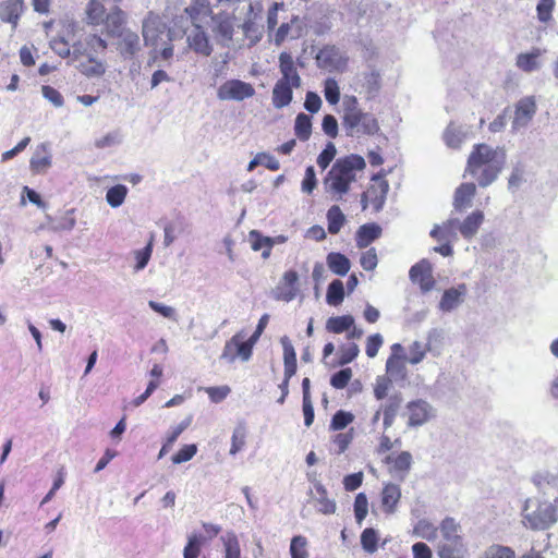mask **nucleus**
I'll use <instances>...</instances> for the list:
<instances>
[{
	"label": "nucleus",
	"mask_w": 558,
	"mask_h": 558,
	"mask_svg": "<svg viewBox=\"0 0 558 558\" xmlns=\"http://www.w3.org/2000/svg\"><path fill=\"white\" fill-rule=\"evenodd\" d=\"M365 167L364 158L356 154L338 158L324 178L323 183L326 191L339 195L347 194L350 184L356 181L355 171H362Z\"/></svg>",
	"instance_id": "nucleus-2"
},
{
	"label": "nucleus",
	"mask_w": 558,
	"mask_h": 558,
	"mask_svg": "<svg viewBox=\"0 0 558 558\" xmlns=\"http://www.w3.org/2000/svg\"><path fill=\"white\" fill-rule=\"evenodd\" d=\"M73 210H68L63 216L52 221L54 231H70L75 226V218L72 216Z\"/></svg>",
	"instance_id": "nucleus-60"
},
{
	"label": "nucleus",
	"mask_w": 558,
	"mask_h": 558,
	"mask_svg": "<svg viewBox=\"0 0 558 558\" xmlns=\"http://www.w3.org/2000/svg\"><path fill=\"white\" fill-rule=\"evenodd\" d=\"M337 154L336 146L333 143L329 142L327 143L326 147L323 149V151L317 157V165L325 170L330 162L333 160L335 156Z\"/></svg>",
	"instance_id": "nucleus-64"
},
{
	"label": "nucleus",
	"mask_w": 558,
	"mask_h": 558,
	"mask_svg": "<svg viewBox=\"0 0 558 558\" xmlns=\"http://www.w3.org/2000/svg\"><path fill=\"white\" fill-rule=\"evenodd\" d=\"M466 294L465 283H459L457 287L445 290L438 304L439 311L450 313L457 310L464 302Z\"/></svg>",
	"instance_id": "nucleus-12"
},
{
	"label": "nucleus",
	"mask_w": 558,
	"mask_h": 558,
	"mask_svg": "<svg viewBox=\"0 0 558 558\" xmlns=\"http://www.w3.org/2000/svg\"><path fill=\"white\" fill-rule=\"evenodd\" d=\"M354 325V318L351 315L332 316L327 319L326 329L332 333H342L350 330Z\"/></svg>",
	"instance_id": "nucleus-36"
},
{
	"label": "nucleus",
	"mask_w": 558,
	"mask_h": 558,
	"mask_svg": "<svg viewBox=\"0 0 558 558\" xmlns=\"http://www.w3.org/2000/svg\"><path fill=\"white\" fill-rule=\"evenodd\" d=\"M255 95V88L252 84L241 80H228L220 85L217 97L220 100L242 101Z\"/></svg>",
	"instance_id": "nucleus-7"
},
{
	"label": "nucleus",
	"mask_w": 558,
	"mask_h": 558,
	"mask_svg": "<svg viewBox=\"0 0 558 558\" xmlns=\"http://www.w3.org/2000/svg\"><path fill=\"white\" fill-rule=\"evenodd\" d=\"M292 84L278 82L272 89V105L276 109H282L290 105L293 98Z\"/></svg>",
	"instance_id": "nucleus-22"
},
{
	"label": "nucleus",
	"mask_w": 558,
	"mask_h": 558,
	"mask_svg": "<svg viewBox=\"0 0 558 558\" xmlns=\"http://www.w3.org/2000/svg\"><path fill=\"white\" fill-rule=\"evenodd\" d=\"M344 299V286L343 282L339 279L332 280L326 293V302L329 305L338 306L343 302Z\"/></svg>",
	"instance_id": "nucleus-39"
},
{
	"label": "nucleus",
	"mask_w": 558,
	"mask_h": 558,
	"mask_svg": "<svg viewBox=\"0 0 558 558\" xmlns=\"http://www.w3.org/2000/svg\"><path fill=\"white\" fill-rule=\"evenodd\" d=\"M197 452V446L195 444L184 445L175 454L172 456L171 460L174 464H181L190 461Z\"/></svg>",
	"instance_id": "nucleus-58"
},
{
	"label": "nucleus",
	"mask_w": 558,
	"mask_h": 558,
	"mask_svg": "<svg viewBox=\"0 0 558 558\" xmlns=\"http://www.w3.org/2000/svg\"><path fill=\"white\" fill-rule=\"evenodd\" d=\"M458 218H449L442 225H435L430 230L429 235L436 241H447L457 239Z\"/></svg>",
	"instance_id": "nucleus-19"
},
{
	"label": "nucleus",
	"mask_w": 558,
	"mask_h": 558,
	"mask_svg": "<svg viewBox=\"0 0 558 558\" xmlns=\"http://www.w3.org/2000/svg\"><path fill=\"white\" fill-rule=\"evenodd\" d=\"M360 353L359 345L356 343H349L340 348L339 365L343 366L351 363Z\"/></svg>",
	"instance_id": "nucleus-59"
},
{
	"label": "nucleus",
	"mask_w": 558,
	"mask_h": 558,
	"mask_svg": "<svg viewBox=\"0 0 558 558\" xmlns=\"http://www.w3.org/2000/svg\"><path fill=\"white\" fill-rule=\"evenodd\" d=\"M383 229L375 222L362 225L355 235L356 246L366 248L371 243L380 238Z\"/></svg>",
	"instance_id": "nucleus-18"
},
{
	"label": "nucleus",
	"mask_w": 558,
	"mask_h": 558,
	"mask_svg": "<svg viewBox=\"0 0 558 558\" xmlns=\"http://www.w3.org/2000/svg\"><path fill=\"white\" fill-rule=\"evenodd\" d=\"M86 13L92 24H98L104 20L105 7L98 0H89Z\"/></svg>",
	"instance_id": "nucleus-54"
},
{
	"label": "nucleus",
	"mask_w": 558,
	"mask_h": 558,
	"mask_svg": "<svg viewBox=\"0 0 558 558\" xmlns=\"http://www.w3.org/2000/svg\"><path fill=\"white\" fill-rule=\"evenodd\" d=\"M409 277L413 283L420 284L423 293L432 291L436 283L433 277V266L426 258L421 259L410 268Z\"/></svg>",
	"instance_id": "nucleus-9"
},
{
	"label": "nucleus",
	"mask_w": 558,
	"mask_h": 558,
	"mask_svg": "<svg viewBox=\"0 0 558 558\" xmlns=\"http://www.w3.org/2000/svg\"><path fill=\"white\" fill-rule=\"evenodd\" d=\"M439 529L446 542H463L460 535L461 526L453 518L446 517Z\"/></svg>",
	"instance_id": "nucleus-34"
},
{
	"label": "nucleus",
	"mask_w": 558,
	"mask_h": 558,
	"mask_svg": "<svg viewBox=\"0 0 558 558\" xmlns=\"http://www.w3.org/2000/svg\"><path fill=\"white\" fill-rule=\"evenodd\" d=\"M194 28L187 36L189 46L195 52L201 53L203 56H210L213 52V47L209 44V39L203 27L196 23H193Z\"/></svg>",
	"instance_id": "nucleus-16"
},
{
	"label": "nucleus",
	"mask_w": 558,
	"mask_h": 558,
	"mask_svg": "<svg viewBox=\"0 0 558 558\" xmlns=\"http://www.w3.org/2000/svg\"><path fill=\"white\" fill-rule=\"evenodd\" d=\"M245 438H246V429L243 425H239L234 428L232 438H231V448H230V454H236L240 450L243 449L245 445Z\"/></svg>",
	"instance_id": "nucleus-56"
},
{
	"label": "nucleus",
	"mask_w": 558,
	"mask_h": 558,
	"mask_svg": "<svg viewBox=\"0 0 558 558\" xmlns=\"http://www.w3.org/2000/svg\"><path fill=\"white\" fill-rule=\"evenodd\" d=\"M205 538L198 534H192L187 538V543L183 549L184 558H198Z\"/></svg>",
	"instance_id": "nucleus-44"
},
{
	"label": "nucleus",
	"mask_w": 558,
	"mask_h": 558,
	"mask_svg": "<svg viewBox=\"0 0 558 558\" xmlns=\"http://www.w3.org/2000/svg\"><path fill=\"white\" fill-rule=\"evenodd\" d=\"M400 498L401 489L399 485L392 483L385 485L381 492V504L385 512L395 513Z\"/></svg>",
	"instance_id": "nucleus-23"
},
{
	"label": "nucleus",
	"mask_w": 558,
	"mask_h": 558,
	"mask_svg": "<svg viewBox=\"0 0 558 558\" xmlns=\"http://www.w3.org/2000/svg\"><path fill=\"white\" fill-rule=\"evenodd\" d=\"M402 397L400 393H395L388 398V401L384 408V428L388 429L395 421V417L401 407Z\"/></svg>",
	"instance_id": "nucleus-33"
},
{
	"label": "nucleus",
	"mask_w": 558,
	"mask_h": 558,
	"mask_svg": "<svg viewBox=\"0 0 558 558\" xmlns=\"http://www.w3.org/2000/svg\"><path fill=\"white\" fill-rule=\"evenodd\" d=\"M236 17L233 13L219 12L210 16V29L219 44L228 45L233 39Z\"/></svg>",
	"instance_id": "nucleus-6"
},
{
	"label": "nucleus",
	"mask_w": 558,
	"mask_h": 558,
	"mask_svg": "<svg viewBox=\"0 0 558 558\" xmlns=\"http://www.w3.org/2000/svg\"><path fill=\"white\" fill-rule=\"evenodd\" d=\"M299 275L295 270H288L283 274L280 283L272 291L278 301L291 302L299 293Z\"/></svg>",
	"instance_id": "nucleus-10"
},
{
	"label": "nucleus",
	"mask_w": 558,
	"mask_h": 558,
	"mask_svg": "<svg viewBox=\"0 0 558 558\" xmlns=\"http://www.w3.org/2000/svg\"><path fill=\"white\" fill-rule=\"evenodd\" d=\"M392 386V380L387 376H378L376 379V384L374 387V396L377 400H383L387 397L390 387Z\"/></svg>",
	"instance_id": "nucleus-63"
},
{
	"label": "nucleus",
	"mask_w": 558,
	"mask_h": 558,
	"mask_svg": "<svg viewBox=\"0 0 558 558\" xmlns=\"http://www.w3.org/2000/svg\"><path fill=\"white\" fill-rule=\"evenodd\" d=\"M351 377V368H342L331 376L330 385L336 389H343L349 384Z\"/></svg>",
	"instance_id": "nucleus-61"
},
{
	"label": "nucleus",
	"mask_w": 558,
	"mask_h": 558,
	"mask_svg": "<svg viewBox=\"0 0 558 558\" xmlns=\"http://www.w3.org/2000/svg\"><path fill=\"white\" fill-rule=\"evenodd\" d=\"M86 61L80 62L76 68L78 71L87 77H99L106 72V66L101 61L94 59L90 54H87Z\"/></svg>",
	"instance_id": "nucleus-35"
},
{
	"label": "nucleus",
	"mask_w": 558,
	"mask_h": 558,
	"mask_svg": "<svg viewBox=\"0 0 558 558\" xmlns=\"http://www.w3.org/2000/svg\"><path fill=\"white\" fill-rule=\"evenodd\" d=\"M537 106L534 96L521 98L514 106V117L511 124V132L517 133L525 129L536 114Z\"/></svg>",
	"instance_id": "nucleus-8"
},
{
	"label": "nucleus",
	"mask_w": 558,
	"mask_h": 558,
	"mask_svg": "<svg viewBox=\"0 0 558 558\" xmlns=\"http://www.w3.org/2000/svg\"><path fill=\"white\" fill-rule=\"evenodd\" d=\"M388 191L389 184L386 180H381L377 186L372 185L369 187V201L371 204L373 205L375 213H379L380 210H383L386 203Z\"/></svg>",
	"instance_id": "nucleus-29"
},
{
	"label": "nucleus",
	"mask_w": 558,
	"mask_h": 558,
	"mask_svg": "<svg viewBox=\"0 0 558 558\" xmlns=\"http://www.w3.org/2000/svg\"><path fill=\"white\" fill-rule=\"evenodd\" d=\"M236 26L242 28L244 36L251 39L253 44L260 40L262 32L253 19L248 17L243 24H238Z\"/></svg>",
	"instance_id": "nucleus-53"
},
{
	"label": "nucleus",
	"mask_w": 558,
	"mask_h": 558,
	"mask_svg": "<svg viewBox=\"0 0 558 558\" xmlns=\"http://www.w3.org/2000/svg\"><path fill=\"white\" fill-rule=\"evenodd\" d=\"M354 515L357 524H362L368 512V500L364 493H359L354 499Z\"/></svg>",
	"instance_id": "nucleus-52"
},
{
	"label": "nucleus",
	"mask_w": 558,
	"mask_h": 558,
	"mask_svg": "<svg viewBox=\"0 0 558 558\" xmlns=\"http://www.w3.org/2000/svg\"><path fill=\"white\" fill-rule=\"evenodd\" d=\"M294 133L296 137L305 142L312 134V118L306 113H299L295 118Z\"/></svg>",
	"instance_id": "nucleus-38"
},
{
	"label": "nucleus",
	"mask_w": 558,
	"mask_h": 558,
	"mask_svg": "<svg viewBox=\"0 0 558 558\" xmlns=\"http://www.w3.org/2000/svg\"><path fill=\"white\" fill-rule=\"evenodd\" d=\"M359 82L369 99L377 96L381 88V76L375 68H371L369 71L362 73Z\"/></svg>",
	"instance_id": "nucleus-21"
},
{
	"label": "nucleus",
	"mask_w": 558,
	"mask_h": 558,
	"mask_svg": "<svg viewBox=\"0 0 558 558\" xmlns=\"http://www.w3.org/2000/svg\"><path fill=\"white\" fill-rule=\"evenodd\" d=\"M378 534L375 529L367 527L361 534V544L365 551L373 554L377 550Z\"/></svg>",
	"instance_id": "nucleus-51"
},
{
	"label": "nucleus",
	"mask_w": 558,
	"mask_h": 558,
	"mask_svg": "<svg viewBox=\"0 0 558 558\" xmlns=\"http://www.w3.org/2000/svg\"><path fill=\"white\" fill-rule=\"evenodd\" d=\"M126 194L128 187L123 184H117L107 191L106 201L112 208H117L123 204Z\"/></svg>",
	"instance_id": "nucleus-43"
},
{
	"label": "nucleus",
	"mask_w": 558,
	"mask_h": 558,
	"mask_svg": "<svg viewBox=\"0 0 558 558\" xmlns=\"http://www.w3.org/2000/svg\"><path fill=\"white\" fill-rule=\"evenodd\" d=\"M328 232L337 234L345 222V217L337 205L331 206L327 211Z\"/></svg>",
	"instance_id": "nucleus-40"
},
{
	"label": "nucleus",
	"mask_w": 558,
	"mask_h": 558,
	"mask_svg": "<svg viewBox=\"0 0 558 558\" xmlns=\"http://www.w3.org/2000/svg\"><path fill=\"white\" fill-rule=\"evenodd\" d=\"M385 462L388 464L393 463V468L397 471L408 472L411 469L412 454L409 451H402L396 458L387 456Z\"/></svg>",
	"instance_id": "nucleus-46"
},
{
	"label": "nucleus",
	"mask_w": 558,
	"mask_h": 558,
	"mask_svg": "<svg viewBox=\"0 0 558 558\" xmlns=\"http://www.w3.org/2000/svg\"><path fill=\"white\" fill-rule=\"evenodd\" d=\"M468 130L463 125L449 123L444 132V141L450 148H460L461 144L465 141Z\"/></svg>",
	"instance_id": "nucleus-25"
},
{
	"label": "nucleus",
	"mask_w": 558,
	"mask_h": 558,
	"mask_svg": "<svg viewBox=\"0 0 558 558\" xmlns=\"http://www.w3.org/2000/svg\"><path fill=\"white\" fill-rule=\"evenodd\" d=\"M481 558H515V554L508 546L494 544L484 550Z\"/></svg>",
	"instance_id": "nucleus-45"
},
{
	"label": "nucleus",
	"mask_w": 558,
	"mask_h": 558,
	"mask_svg": "<svg viewBox=\"0 0 558 558\" xmlns=\"http://www.w3.org/2000/svg\"><path fill=\"white\" fill-rule=\"evenodd\" d=\"M223 545L225 558H241V547L234 531H227L220 536Z\"/></svg>",
	"instance_id": "nucleus-30"
},
{
	"label": "nucleus",
	"mask_w": 558,
	"mask_h": 558,
	"mask_svg": "<svg viewBox=\"0 0 558 558\" xmlns=\"http://www.w3.org/2000/svg\"><path fill=\"white\" fill-rule=\"evenodd\" d=\"M476 194V185L472 182L460 184L453 195V208L457 213H462L472 206V199Z\"/></svg>",
	"instance_id": "nucleus-15"
},
{
	"label": "nucleus",
	"mask_w": 558,
	"mask_h": 558,
	"mask_svg": "<svg viewBox=\"0 0 558 558\" xmlns=\"http://www.w3.org/2000/svg\"><path fill=\"white\" fill-rule=\"evenodd\" d=\"M342 126L348 136H359L360 134L375 135L379 131L377 119L369 112H363L359 108V101L355 96H345L343 100Z\"/></svg>",
	"instance_id": "nucleus-3"
},
{
	"label": "nucleus",
	"mask_w": 558,
	"mask_h": 558,
	"mask_svg": "<svg viewBox=\"0 0 558 558\" xmlns=\"http://www.w3.org/2000/svg\"><path fill=\"white\" fill-rule=\"evenodd\" d=\"M307 541L302 535L292 537L290 544L291 558H307V551L305 549Z\"/></svg>",
	"instance_id": "nucleus-55"
},
{
	"label": "nucleus",
	"mask_w": 558,
	"mask_h": 558,
	"mask_svg": "<svg viewBox=\"0 0 558 558\" xmlns=\"http://www.w3.org/2000/svg\"><path fill=\"white\" fill-rule=\"evenodd\" d=\"M117 50L124 60L133 59L142 49L140 36L126 29L118 36Z\"/></svg>",
	"instance_id": "nucleus-13"
},
{
	"label": "nucleus",
	"mask_w": 558,
	"mask_h": 558,
	"mask_svg": "<svg viewBox=\"0 0 558 558\" xmlns=\"http://www.w3.org/2000/svg\"><path fill=\"white\" fill-rule=\"evenodd\" d=\"M125 23L124 12L114 7L110 13L107 14L105 24L108 33L112 36H118L120 33L125 32L123 24Z\"/></svg>",
	"instance_id": "nucleus-28"
},
{
	"label": "nucleus",
	"mask_w": 558,
	"mask_h": 558,
	"mask_svg": "<svg viewBox=\"0 0 558 558\" xmlns=\"http://www.w3.org/2000/svg\"><path fill=\"white\" fill-rule=\"evenodd\" d=\"M354 420V415L344 410H338L331 417L329 428L331 430L344 429Z\"/></svg>",
	"instance_id": "nucleus-50"
},
{
	"label": "nucleus",
	"mask_w": 558,
	"mask_h": 558,
	"mask_svg": "<svg viewBox=\"0 0 558 558\" xmlns=\"http://www.w3.org/2000/svg\"><path fill=\"white\" fill-rule=\"evenodd\" d=\"M325 98L330 105H336L340 99L339 86L333 78H327L325 81Z\"/></svg>",
	"instance_id": "nucleus-62"
},
{
	"label": "nucleus",
	"mask_w": 558,
	"mask_h": 558,
	"mask_svg": "<svg viewBox=\"0 0 558 558\" xmlns=\"http://www.w3.org/2000/svg\"><path fill=\"white\" fill-rule=\"evenodd\" d=\"M142 33L145 45L154 49L173 40L172 31L159 16L151 13L144 20Z\"/></svg>",
	"instance_id": "nucleus-5"
},
{
	"label": "nucleus",
	"mask_w": 558,
	"mask_h": 558,
	"mask_svg": "<svg viewBox=\"0 0 558 558\" xmlns=\"http://www.w3.org/2000/svg\"><path fill=\"white\" fill-rule=\"evenodd\" d=\"M525 168L522 162H517L512 167L510 177L508 178V190L514 193L524 182Z\"/></svg>",
	"instance_id": "nucleus-48"
},
{
	"label": "nucleus",
	"mask_w": 558,
	"mask_h": 558,
	"mask_svg": "<svg viewBox=\"0 0 558 558\" xmlns=\"http://www.w3.org/2000/svg\"><path fill=\"white\" fill-rule=\"evenodd\" d=\"M50 166L51 155L47 150V144H40L29 161V167L33 172L43 173Z\"/></svg>",
	"instance_id": "nucleus-26"
},
{
	"label": "nucleus",
	"mask_w": 558,
	"mask_h": 558,
	"mask_svg": "<svg viewBox=\"0 0 558 558\" xmlns=\"http://www.w3.org/2000/svg\"><path fill=\"white\" fill-rule=\"evenodd\" d=\"M315 489L318 494L317 497V511L323 514H333L337 510V504L333 499L328 498L326 487L320 482H315Z\"/></svg>",
	"instance_id": "nucleus-31"
},
{
	"label": "nucleus",
	"mask_w": 558,
	"mask_h": 558,
	"mask_svg": "<svg viewBox=\"0 0 558 558\" xmlns=\"http://www.w3.org/2000/svg\"><path fill=\"white\" fill-rule=\"evenodd\" d=\"M185 12L190 15L193 23L203 12L210 16L213 14L208 0H192V4L185 9Z\"/></svg>",
	"instance_id": "nucleus-49"
},
{
	"label": "nucleus",
	"mask_w": 558,
	"mask_h": 558,
	"mask_svg": "<svg viewBox=\"0 0 558 558\" xmlns=\"http://www.w3.org/2000/svg\"><path fill=\"white\" fill-rule=\"evenodd\" d=\"M466 548L463 542H446L439 546V558H464Z\"/></svg>",
	"instance_id": "nucleus-37"
},
{
	"label": "nucleus",
	"mask_w": 558,
	"mask_h": 558,
	"mask_svg": "<svg viewBox=\"0 0 558 558\" xmlns=\"http://www.w3.org/2000/svg\"><path fill=\"white\" fill-rule=\"evenodd\" d=\"M506 161L505 148L475 144L469 155L465 173L475 178L480 187H487L498 179Z\"/></svg>",
	"instance_id": "nucleus-1"
},
{
	"label": "nucleus",
	"mask_w": 558,
	"mask_h": 558,
	"mask_svg": "<svg viewBox=\"0 0 558 558\" xmlns=\"http://www.w3.org/2000/svg\"><path fill=\"white\" fill-rule=\"evenodd\" d=\"M410 427L422 426L435 416L434 408L425 400L418 399L408 403Z\"/></svg>",
	"instance_id": "nucleus-11"
},
{
	"label": "nucleus",
	"mask_w": 558,
	"mask_h": 558,
	"mask_svg": "<svg viewBox=\"0 0 558 558\" xmlns=\"http://www.w3.org/2000/svg\"><path fill=\"white\" fill-rule=\"evenodd\" d=\"M541 56V50L534 48L531 52L520 53L517 57V66L526 73H531L539 69V62L537 61Z\"/></svg>",
	"instance_id": "nucleus-32"
},
{
	"label": "nucleus",
	"mask_w": 558,
	"mask_h": 558,
	"mask_svg": "<svg viewBox=\"0 0 558 558\" xmlns=\"http://www.w3.org/2000/svg\"><path fill=\"white\" fill-rule=\"evenodd\" d=\"M24 3L22 0H7L0 3V20L16 26L23 13Z\"/></svg>",
	"instance_id": "nucleus-20"
},
{
	"label": "nucleus",
	"mask_w": 558,
	"mask_h": 558,
	"mask_svg": "<svg viewBox=\"0 0 558 558\" xmlns=\"http://www.w3.org/2000/svg\"><path fill=\"white\" fill-rule=\"evenodd\" d=\"M326 263L329 269L338 276H345L351 267L350 259L339 252L329 253L326 257Z\"/></svg>",
	"instance_id": "nucleus-27"
},
{
	"label": "nucleus",
	"mask_w": 558,
	"mask_h": 558,
	"mask_svg": "<svg viewBox=\"0 0 558 558\" xmlns=\"http://www.w3.org/2000/svg\"><path fill=\"white\" fill-rule=\"evenodd\" d=\"M235 335H240V341L236 342L235 345V359L240 357L242 361L246 362L251 359L253 347L255 345L253 342H251L248 339L244 341L245 333L244 331H239Z\"/></svg>",
	"instance_id": "nucleus-47"
},
{
	"label": "nucleus",
	"mask_w": 558,
	"mask_h": 558,
	"mask_svg": "<svg viewBox=\"0 0 558 558\" xmlns=\"http://www.w3.org/2000/svg\"><path fill=\"white\" fill-rule=\"evenodd\" d=\"M532 499H526L523 510V523L532 530L549 529L558 519L557 502L538 501L536 509L530 511Z\"/></svg>",
	"instance_id": "nucleus-4"
},
{
	"label": "nucleus",
	"mask_w": 558,
	"mask_h": 558,
	"mask_svg": "<svg viewBox=\"0 0 558 558\" xmlns=\"http://www.w3.org/2000/svg\"><path fill=\"white\" fill-rule=\"evenodd\" d=\"M438 529L428 520L421 519L413 527V535L428 542L436 539Z\"/></svg>",
	"instance_id": "nucleus-41"
},
{
	"label": "nucleus",
	"mask_w": 558,
	"mask_h": 558,
	"mask_svg": "<svg viewBox=\"0 0 558 558\" xmlns=\"http://www.w3.org/2000/svg\"><path fill=\"white\" fill-rule=\"evenodd\" d=\"M280 342L283 348L284 378L290 380V378L296 373V353L287 336H283Z\"/></svg>",
	"instance_id": "nucleus-24"
},
{
	"label": "nucleus",
	"mask_w": 558,
	"mask_h": 558,
	"mask_svg": "<svg viewBox=\"0 0 558 558\" xmlns=\"http://www.w3.org/2000/svg\"><path fill=\"white\" fill-rule=\"evenodd\" d=\"M279 69L282 77L278 82L289 83L299 88L301 86V77L294 66V61L289 52H281L279 56Z\"/></svg>",
	"instance_id": "nucleus-14"
},
{
	"label": "nucleus",
	"mask_w": 558,
	"mask_h": 558,
	"mask_svg": "<svg viewBox=\"0 0 558 558\" xmlns=\"http://www.w3.org/2000/svg\"><path fill=\"white\" fill-rule=\"evenodd\" d=\"M404 355L391 354L386 362V372L392 378H403L405 375V367L402 363Z\"/></svg>",
	"instance_id": "nucleus-42"
},
{
	"label": "nucleus",
	"mask_w": 558,
	"mask_h": 558,
	"mask_svg": "<svg viewBox=\"0 0 558 558\" xmlns=\"http://www.w3.org/2000/svg\"><path fill=\"white\" fill-rule=\"evenodd\" d=\"M555 8V0H538L536 5L537 19L542 23H547L551 20V13Z\"/></svg>",
	"instance_id": "nucleus-57"
},
{
	"label": "nucleus",
	"mask_w": 558,
	"mask_h": 558,
	"mask_svg": "<svg viewBox=\"0 0 558 558\" xmlns=\"http://www.w3.org/2000/svg\"><path fill=\"white\" fill-rule=\"evenodd\" d=\"M484 218V213L482 210H475L466 216L463 221L459 220L458 230L462 238L465 240L474 238L483 225Z\"/></svg>",
	"instance_id": "nucleus-17"
}]
</instances>
